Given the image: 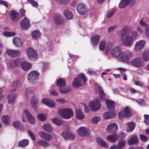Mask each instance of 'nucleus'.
I'll return each instance as SVG.
<instances>
[{
  "mask_svg": "<svg viewBox=\"0 0 149 149\" xmlns=\"http://www.w3.org/2000/svg\"><path fill=\"white\" fill-rule=\"evenodd\" d=\"M106 54L110 52L114 57L118 58L120 61L127 63L129 60L133 56L132 53L129 51H123L121 47L118 45L114 46L113 43L107 44L105 51Z\"/></svg>",
  "mask_w": 149,
  "mask_h": 149,
  "instance_id": "obj_1",
  "label": "nucleus"
},
{
  "mask_svg": "<svg viewBox=\"0 0 149 149\" xmlns=\"http://www.w3.org/2000/svg\"><path fill=\"white\" fill-rule=\"evenodd\" d=\"M86 82V78L85 75L82 73H80L78 74L73 79L72 86L75 88L80 87L85 84Z\"/></svg>",
  "mask_w": 149,
  "mask_h": 149,
  "instance_id": "obj_2",
  "label": "nucleus"
},
{
  "mask_svg": "<svg viewBox=\"0 0 149 149\" xmlns=\"http://www.w3.org/2000/svg\"><path fill=\"white\" fill-rule=\"evenodd\" d=\"M58 113L59 116L66 119H70L74 116L73 112L69 108L59 109L58 110Z\"/></svg>",
  "mask_w": 149,
  "mask_h": 149,
  "instance_id": "obj_3",
  "label": "nucleus"
},
{
  "mask_svg": "<svg viewBox=\"0 0 149 149\" xmlns=\"http://www.w3.org/2000/svg\"><path fill=\"white\" fill-rule=\"evenodd\" d=\"M120 41L124 45L130 47L133 44L134 40L132 36L129 34L120 33Z\"/></svg>",
  "mask_w": 149,
  "mask_h": 149,
  "instance_id": "obj_4",
  "label": "nucleus"
},
{
  "mask_svg": "<svg viewBox=\"0 0 149 149\" xmlns=\"http://www.w3.org/2000/svg\"><path fill=\"white\" fill-rule=\"evenodd\" d=\"M39 73L37 71L32 70L29 73L27 77L28 81L31 83H34L36 80L39 76Z\"/></svg>",
  "mask_w": 149,
  "mask_h": 149,
  "instance_id": "obj_5",
  "label": "nucleus"
},
{
  "mask_svg": "<svg viewBox=\"0 0 149 149\" xmlns=\"http://www.w3.org/2000/svg\"><path fill=\"white\" fill-rule=\"evenodd\" d=\"M89 107L91 110L93 111L98 110L100 108L101 104L98 100L91 102L89 104Z\"/></svg>",
  "mask_w": 149,
  "mask_h": 149,
  "instance_id": "obj_6",
  "label": "nucleus"
},
{
  "mask_svg": "<svg viewBox=\"0 0 149 149\" xmlns=\"http://www.w3.org/2000/svg\"><path fill=\"white\" fill-rule=\"evenodd\" d=\"M26 116L27 118L31 124H33L35 122V118L27 111L25 110L23 114L22 119L23 121L25 122L26 121Z\"/></svg>",
  "mask_w": 149,
  "mask_h": 149,
  "instance_id": "obj_7",
  "label": "nucleus"
},
{
  "mask_svg": "<svg viewBox=\"0 0 149 149\" xmlns=\"http://www.w3.org/2000/svg\"><path fill=\"white\" fill-rule=\"evenodd\" d=\"M78 134L80 136L88 137L89 136L90 130L87 127H81L77 131Z\"/></svg>",
  "mask_w": 149,
  "mask_h": 149,
  "instance_id": "obj_8",
  "label": "nucleus"
},
{
  "mask_svg": "<svg viewBox=\"0 0 149 149\" xmlns=\"http://www.w3.org/2000/svg\"><path fill=\"white\" fill-rule=\"evenodd\" d=\"M130 63L132 65L137 67H141L143 65V62L140 58H134L130 61Z\"/></svg>",
  "mask_w": 149,
  "mask_h": 149,
  "instance_id": "obj_9",
  "label": "nucleus"
},
{
  "mask_svg": "<svg viewBox=\"0 0 149 149\" xmlns=\"http://www.w3.org/2000/svg\"><path fill=\"white\" fill-rule=\"evenodd\" d=\"M27 56L30 60L35 59L37 55L36 51L31 48H28L26 50Z\"/></svg>",
  "mask_w": 149,
  "mask_h": 149,
  "instance_id": "obj_10",
  "label": "nucleus"
},
{
  "mask_svg": "<svg viewBox=\"0 0 149 149\" xmlns=\"http://www.w3.org/2000/svg\"><path fill=\"white\" fill-rule=\"evenodd\" d=\"M53 19L57 25H61L64 22L63 17L58 14H55L53 15Z\"/></svg>",
  "mask_w": 149,
  "mask_h": 149,
  "instance_id": "obj_11",
  "label": "nucleus"
},
{
  "mask_svg": "<svg viewBox=\"0 0 149 149\" xmlns=\"http://www.w3.org/2000/svg\"><path fill=\"white\" fill-rule=\"evenodd\" d=\"M132 114L130 109L128 107H126L124 109L123 111H120L119 113L120 118L123 117H130Z\"/></svg>",
  "mask_w": 149,
  "mask_h": 149,
  "instance_id": "obj_12",
  "label": "nucleus"
},
{
  "mask_svg": "<svg viewBox=\"0 0 149 149\" xmlns=\"http://www.w3.org/2000/svg\"><path fill=\"white\" fill-rule=\"evenodd\" d=\"M118 127L115 123H111L107 127L106 131L109 133L115 134L118 130Z\"/></svg>",
  "mask_w": 149,
  "mask_h": 149,
  "instance_id": "obj_13",
  "label": "nucleus"
},
{
  "mask_svg": "<svg viewBox=\"0 0 149 149\" xmlns=\"http://www.w3.org/2000/svg\"><path fill=\"white\" fill-rule=\"evenodd\" d=\"M145 42L143 40H140L137 42L135 44V50L136 52L141 51L144 47Z\"/></svg>",
  "mask_w": 149,
  "mask_h": 149,
  "instance_id": "obj_14",
  "label": "nucleus"
},
{
  "mask_svg": "<svg viewBox=\"0 0 149 149\" xmlns=\"http://www.w3.org/2000/svg\"><path fill=\"white\" fill-rule=\"evenodd\" d=\"M135 0H122L119 4V6L121 8H123L126 7L129 4L132 5L135 2Z\"/></svg>",
  "mask_w": 149,
  "mask_h": 149,
  "instance_id": "obj_15",
  "label": "nucleus"
},
{
  "mask_svg": "<svg viewBox=\"0 0 149 149\" xmlns=\"http://www.w3.org/2000/svg\"><path fill=\"white\" fill-rule=\"evenodd\" d=\"M20 24L22 28L23 29H27L30 26V21L27 17H24L20 22Z\"/></svg>",
  "mask_w": 149,
  "mask_h": 149,
  "instance_id": "obj_16",
  "label": "nucleus"
},
{
  "mask_svg": "<svg viewBox=\"0 0 149 149\" xmlns=\"http://www.w3.org/2000/svg\"><path fill=\"white\" fill-rule=\"evenodd\" d=\"M42 102L50 107L54 108L56 107L55 102L51 100L44 98L42 100Z\"/></svg>",
  "mask_w": 149,
  "mask_h": 149,
  "instance_id": "obj_17",
  "label": "nucleus"
},
{
  "mask_svg": "<svg viewBox=\"0 0 149 149\" xmlns=\"http://www.w3.org/2000/svg\"><path fill=\"white\" fill-rule=\"evenodd\" d=\"M6 53L9 56L12 57L19 56L21 54V52L19 50L10 49H7Z\"/></svg>",
  "mask_w": 149,
  "mask_h": 149,
  "instance_id": "obj_18",
  "label": "nucleus"
},
{
  "mask_svg": "<svg viewBox=\"0 0 149 149\" xmlns=\"http://www.w3.org/2000/svg\"><path fill=\"white\" fill-rule=\"evenodd\" d=\"M10 19L13 22H16L19 19V17L18 13L14 11H11L10 13Z\"/></svg>",
  "mask_w": 149,
  "mask_h": 149,
  "instance_id": "obj_19",
  "label": "nucleus"
},
{
  "mask_svg": "<svg viewBox=\"0 0 149 149\" xmlns=\"http://www.w3.org/2000/svg\"><path fill=\"white\" fill-rule=\"evenodd\" d=\"M77 10L81 15L85 14L87 11L85 6L83 3H80L77 6Z\"/></svg>",
  "mask_w": 149,
  "mask_h": 149,
  "instance_id": "obj_20",
  "label": "nucleus"
},
{
  "mask_svg": "<svg viewBox=\"0 0 149 149\" xmlns=\"http://www.w3.org/2000/svg\"><path fill=\"white\" fill-rule=\"evenodd\" d=\"M40 136L46 141H48L52 139V136L49 134L43 132H40L39 133Z\"/></svg>",
  "mask_w": 149,
  "mask_h": 149,
  "instance_id": "obj_21",
  "label": "nucleus"
},
{
  "mask_svg": "<svg viewBox=\"0 0 149 149\" xmlns=\"http://www.w3.org/2000/svg\"><path fill=\"white\" fill-rule=\"evenodd\" d=\"M16 96V94L14 93H11L8 95V102L9 104H14Z\"/></svg>",
  "mask_w": 149,
  "mask_h": 149,
  "instance_id": "obj_22",
  "label": "nucleus"
},
{
  "mask_svg": "<svg viewBox=\"0 0 149 149\" xmlns=\"http://www.w3.org/2000/svg\"><path fill=\"white\" fill-rule=\"evenodd\" d=\"M75 116L77 119L81 120L84 119V115L81 110L79 109H77L75 111Z\"/></svg>",
  "mask_w": 149,
  "mask_h": 149,
  "instance_id": "obj_23",
  "label": "nucleus"
},
{
  "mask_svg": "<svg viewBox=\"0 0 149 149\" xmlns=\"http://www.w3.org/2000/svg\"><path fill=\"white\" fill-rule=\"evenodd\" d=\"M61 135L65 139L70 140H73L75 137L74 135L72 133H67L64 132H63Z\"/></svg>",
  "mask_w": 149,
  "mask_h": 149,
  "instance_id": "obj_24",
  "label": "nucleus"
},
{
  "mask_svg": "<svg viewBox=\"0 0 149 149\" xmlns=\"http://www.w3.org/2000/svg\"><path fill=\"white\" fill-rule=\"evenodd\" d=\"M105 103L106 104L107 107L109 110H113L115 108V104L114 102L109 100H105Z\"/></svg>",
  "mask_w": 149,
  "mask_h": 149,
  "instance_id": "obj_25",
  "label": "nucleus"
},
{
  "mask_svg": "<svg viewBox=\"0 0 149 149\" xmlns=\"http://www.w3.org/2000/svg\"><path fill=\"white\" fill-rule=\"evenodd\" d=\"M64 16L67 20L72 19L73 17L72 13L68 9L65 10L63 12Z\"/></svg>",
  "mask_w": 149,
  "mask_h": 149,
  "instance_id": "obj_26",
  "label": "nucleus"
},
{
  "mask_svg": "<svg viewBox=\"0 0 149 149\" xmlns=\"http://www.w3.org/2000/svg\"><path fill=\"white\" fill-rule=\"evenodd\" d=\"M41 36V32L38 30L33 31L31 33V36L32 38L35 40L39 39Z\"/></svg>",
  "mask_w": 149,
  "mask_h": 149,
  "instance_id": "obj_27",
  "label": "nucleus"
},
{
  "mask_svg": "<svg viewBox=\"0 0 149 149\" xmlns=\"http://www.w3.org/2000/svg\"><path fill=\"white\" fill-rule=\"evenodd\" d=\"M96 90L99 92V97L101 100H104L106 99L104 93L101 87L98 86L96 88Z\"/></svg>",
  "mask_w": 149,
  "mask_h": 149,
  "instance_id": "obj_28",
  "label": "nucleus"
},
{
  "mask_svg": "<svg viewBox=\"0 0 149 149\" xmlns=\"http://www.w3.org/2000/svg\"><path fill=\"white\" fill-rule=\"evenodd\" d=\"M138 141L137 136L133 135L131 136L128 141V143L129 145H132L136 143Z\"/></svg>",
  "mask_w": 149,
  "mask_h": 149,
  "instance_id": "obj_29",
  "label": "nucleus"
},
{
  "mask_svg": "<svg viewBox=\"0 0 149 149\" xmlns=\"http://www.w3.org/2000/svg\"><path fill=\"white\" fill-rule=\"evenodd\" d=\"M119 136L117 134H114L113 135H110L107 136V140L111 142L116 141L118 139Z\"/></svg>",
  "mask_w": 149,
  "mask_h": 149,
  "instance_id": "obj_30",
  "label": "nucleus"
},
{
  "mask_svg": "<svg viewBox=\"0 0 149 149\" xmlns=\"http://www.w3.org/2000/svg\"><path fill=\"white\" fill-rule=\"evenodd\" d=\"M100 38V36L97 35L94 36L92 37L91 42L93 46H95L97 44Z\"/></svg>",
  "mask_w": 149,
  "mask_h": 149,
  "instance_id": "obj_31",
  "label": "nucleus"
},
{
  "mask_svg": "<svg viewBox=\"0 0 149 149\" xmlns=\"http://www.w3.org/2000/svg\"><path fill=\"white\" fill-rule=\"evenodd\" d=\"M127 131L128 132H132L135 127V123L133 122L127 123L126 124Z\"/></svg>",
  "mask_w": 149,
  "mask_h": 149,
  "instance_id": "obj_32",
  "label": "nucleus"
},
{
  "mask_svg": "<svg viewBox=\"0 0 149 149\" xmlns=\"http://www.w3.org/2000/svg\"><path fill=\"white\" fill-rule=\"evenodd\" d=\"M22 68L24 70H27L29 69L31 66V64L26 61L22 62L21 63Z\"/></svg>",
  "mask_w": 149,
  "mask_h": 149,
  "instance_id": "obj_33",
  "label": "nucleus"
},
{
  "mask_svg": "<svg viewBox=\"0 0 149 149\" xmlns=\"http://www.w3.org/2000/svg\"><path fill=\"white\" fill-rule=\"evenodd\" d=\"M20 62V60L17 59L16 60H11L10 61L9 64L11 68H13L17 66Z\"/></svg>",
  "mask_w": 149,
  "mask_h": 149,
  "instance_id": "obj_34",
  "label": "nucleus"
},
{
  "mask_svg": "<svg viewBox=\"0 0 149 149\" xmlns=\"http://www.w3.org/2000/svg\"><path fill=\"white\" fill-rule=\"evenodd\" d=\"M56 84L57 86L61 87H64L66 85L65 81L63 79H60L56 82Z\"/></svg>",
  "mask_w": 149,
  "mask_h": 149,
  "instance_id": "obj_35",
  "label": "nucleus"
},
{
  "mask_svg": "<svg viewBox=\"0 0 149 149\" xmlns=\"http://www.w3.org/2000/svg\"><path fill=\"white\" fill-rule=\"evenodd\" d=\"M96 141L98 144L104 148L107 147L108 144L107 143L102 139L99 138H97Z\"/></svg>",
  "mask_w": 149,
  "mask_h": 149,
  "instance_id": "obj_36",
  "label": "nucleus"
},
{
  "mask_svg": "<svg viewBox=\"0 0 149 149\" xmlns=\"http://www.w3.org/2000/svg\"><path fill=\"white\" fill-rule=\"evenodd\" d=\"M13 42L15 46L17 47L22 46L23 44L22 41L17 37H15L13 39Z\"/></svg>",
  "mask_w": 149,
  "mask_h": 149,
  "instance_id": "obj_37",
  "label": "nucleus"
},
{
  "mask_svg": "<svg viewBox=\"0 0 149 149\" xmlns=\"http://www.w3.org/2000/svg\"><path fill=\"white\" fill-rule=\"evenodd\" d=\"M115 114L114 111H112L111 112H107L103 114V117L106 119L109 118L114 117Z\"/></svg>",
  "mask_w": 149,
  "mask_h": 149,
  "instance_id": "obj_38",
  "label": "nucleus"
},
{
  "mask_svg": "<svg viewBox=\"0 0 149 149\" xmlns=\"http://www.w3.org/2000/svg\"><path fill=\"white\" fill-rule=\"evenodd\" d=\"M29 143V141L27 139L22 140L19 142L18 146L20 147L24 148L27 146Z\"/></svg>",
  "mask_w": 149,
  "mask_h": 149,
  "instance_id": "obj_39",
  "label": "nucleus"
},
{
  "mask_svg": "<svg viewBox=\"0 0 149 149\" xmlns=\"http://www.w3.org/2000/svg\"><path fill=\"white\" fill-rule=\"evenodd\" d=\"M43 128L45 131L49 132H52L53 129L51 125L49 124H45L43 126Z\"/></svg>",
  "mask_w": 149,
  "mask_h": 149,
  "instance_id": "obj_40",
  "label": "nucleus"
},
{
  "mask_svg": "<svg viewBox=\"0 0 149 149\" xmlns=\"http://www.w3.org/2000/svg\"><path fill=\"white\" fill-rule=\"evenodd\" d=\"M1 121L3 123L8 125L10 123V117L7 116H3L2 117Z\"/></svg>",
  "mask_w": 149,
  "mask_h": 149,
  "instance_id": "obj_41",
  "label": "nucleus"
},
{
  "mask_svg": "<svg viewBox=\"0 0 149 149\" xmlns=\"http://www.w3.org/2000/svg\"><path fill=\"white\" fill-rule=\"evenodd\" d=\"M38 143L39 145L44 147H47L49 145L48 142L41 139L38 140Z\"/></svg>",
  "mask_w": 149,
  "mask_h": 149,
  "instance_id": "obj_42",
  "label": "nucleus"
},
{
  "mask_svg": "<svg viewBox=\"0 0 149 149\" xmlns=\"http://www.w3.org/2000/svg\"><path fill=\"white\" fill-rule=\"evenodd\" d=\"M59 90L61 93H67L70 92L71 90V88L69 87H66L65 88L64 87H61L59 88Z\"/></svg>",
  "mask_w": 149,
  "mask_h": 149,
  "instance_id": "obj_43",
  "label": "nucleus"
},
{
  "mask_svg": "<svg viewBox=\"0 0 149 149\" xmlns=\"http://www.w3.org/2000/svg\"><path fill=\"white\" fill-rule=\"evenodd\" d=\"M143 60L144 61L149 60V51H146L143 52L142 54Z\"/></svg>",
  "mask_w": 149,
  "mask_h": 149,
  "instance_id": "obj_44",
  "label": "nucleus"
},
{
  "mask_svg": "<svg viewBox=\"0 0 149 149\" xmlns=\"http://www.w3.org/2000/svg\"><path fill=\"white\" fill-rule=\"evenodd\" d=\"M52 122L57 125H60L62 124L63 121L58 118H54L52 119Z\"/></svg>",
  "mask_w": 149,
  "mask_h": 149,
  "instance_id": "obj_45",
  "label": "nucleus"
},
{
  "mask_svg": "<svg viewBox=\"0 0 149 149\" xmlns=\"http://www.w3.org/2000/svg\"><path fill=\"white\" fill-rule=\"evenodd\" d=\"M126 141L124 140H121L119 141L117 144V146L118 149H121L123 147L125 146Z\"/></svg>",
  "mask_w": 149,
  "mask_h": 149,
  "instance_id": "obj_46",
  "label": "nucleus"
},
{
  "mask_svg": "<svg viewBox=\"0 0 149 149\" xmlns=\"http://www.w3.org/2000/svg\"><path fill=\"white\" fill-rule=\"evenodd\" d=\"M2 34L6 37H10L15 35L14 32L11 31H4L2 32Z\"/></svg>",
  "mask_w": 149,
  "mask_h": 149,
  "instance_id": "obj_47",
  "label": "nucleus"
},
{
  "mask_svg": "<svg viewBox=\"0 0 149 149\" xmlns=\"http://www.w3.org/2000/svg\"><path fill=\"white\" fill-rule=\"evenodd\" d=\"M130 30V29L129 27L127 26H124L121 30V33L123 34H129L128 32Z\"/></svg>",
  "mask_w": 149,
  "mask_h": 149,
  "instance_id": "obj_48",
  "label": "nucleus"
},
{
  "mask_svg": "<svg viewBox=\"0 0 149 149\" xmlns=\"http://www.w3.org/2000/svg\"><path fill=\"white\" fill-rule=\"evenodd\" d=\"M106 42L104 41H101L99 44V49L102 51L104 50L105 47Z\"/></svg>",
  "mask_w": 149,
  "mask_h": 149,
  "instance_id": "obj_49",
  "label": "nucleus"
},
{
  "mask_svg": "<svg viewBox=\"0 0 149 149\" xmlns=\"http://www.w3.org/2000/svg\"><path fill=\"white\" fill-rule=\"evenodd\" d=\"M100 118L99 117L95 116L91 119L92 122L95 124H96L99 122Z\"/></svg>",
  "mask_w": 149,
  "mask_h": 149,
  "instance_id": "obj_50",
  "label": "nucleus"
},
{
  "mask_svg": "<svg viewBox=\"0 0 149 149\" xmlns=\"http://www.w3.org/2000/svg\"><path fill=\"white\" fill-rule=\"evenodd\" d=\"M136 102L141 105H146V103L145 101L142 99L139 98L137 99L136 100Z\"/></svg>",
  "mask_w": 149,
  "mask_h": 149,
  "instance_id": "obj_51",
  "label": "nucleus"
},
{
  "mask_svg": "<svg viewBox=\"0 0 149 149\" xmlns=\"http://www.w3.org/2000/svg\"><path fill=\"white\" fill-rule=\"evenodd\" d=\"M37 117L38 119L41 121H43L45 120L46 118V116L45 115L42 114H40L38 115Z\"/></svg>",
  "mask_w": 149,
  "mask_h": 149,
  "instance_id": "obj_52",
  "label": "nucleus"
},
{
  "mask_svg": "<svg viewBox=\"0 0 149 149\" xmlns=\"http://www.w3.org/2000/svg\"><path fill=\"white\" fill-rule=\"evenodd\" d=\"M139 136L140 140L142 141L145 142L148 141V137L144 135L141 134L139 135Z\"/></svg>",
  "mask_w": 149,
  "mask_h": 149,
  "instance_id": "obj_53",
  "label": "nucleus"
},
{
  "mask_svg": "<svg viewBox=\"0 0 149 149\" xmlns=\"http://www.w3.org/2000/svg\"><path fill=\"white\" fill-rule=\"evenodd\" d=\"M115 13L114 10H112L109 11L107 13V17L108 18H111Z\"/></svg>",
  "mask_w": 149,
  "mask_h": 149,
  "instance_id": "obj_54",
  "label": "nucleus"
},
{
  "mask_svg": "<svg viewBox=\"0 0 149 149\" xmlns=\"http://www.w3.org/2000/svg\"><path fill=\"white\" fill-rule=\"evenodd\" d=\"M144 18H142L139 21V24L143 27L147 26V24L143 20Z\"/></svg>",
  "mask_w": 149,
  "mask_h": 149,
  "instance_id": "obj_55",
  "label": "nucleus"
},
{
  "mask_svg": "<svg viewBox=\"0 0 149 149\" xmlns=\"http://www.w3.org/2000/svg\"><path fill=\"white\" fill-rule=\"evenodd\" d=\"M131 36L133 38V40H134V39H136L139 36L138 33L136 31H133L132 33V35Z\"/></svg>",
  "mask_w": 149,
  "mask_h": 149,
  "instance_id": "obj_56",
  "label": "nucleus"
},
{
  "mask_svg": "<svg viewBox=\"0 0 149 149\" xmlns=\"http://www.w3.org/2000/svg\"><path fill=\"white\" fill-rule=\"evenodd\" d=\"M56 101L59 104H64L66 102V100L62 98H60L56 99Z\"/></svg>",
  "mask_w": 149,
  "mask_h": 149,
  "instance_id": "obj_57",
  "label": "nucleus"
},
{
  "mask_svg": "<svg viewBox=\"0 0 149 149\" xmlns=\"http://www.w3.org/2000/svg\"><path fill=\"white\" fill-rule=\"evenodd\" d=\"M144 122L146 124H149V115L147 114L144 115Z\"/></svg>",
  "mask_w": 149,
  "mask_h": 149,
  "instance_id": "obj_58",
  "label": "nucleus"
},
{
  "mask_svg": "<svg viewBox=\"0 0 149 149\" xmlns=\"http://www.w3.org/2000/svg\"><path fill=\"white\" fill-rule=\"evenodd\" d=\"M38 100L37 99L33 100L31 101V104L32 107L35 108L37 103Z\"/></svg>",
  "mask_w": 149,
  "mask_h": 149,
  "instance_id": "obj_59",
  "label": "nucleus"
},
{
  "mask_svg": "<svg viewBox=\"0 0 149 149\" xmlns=\"http://www.w3.org/2000/svg\"><path fill=\"white\" fill-rule=\"evenodd\" d=\"M145 35L146 36L149 38V25H148L145 28Z\"/></svg>",
  "mask_w": 149,
  "mask_h": 149,
  "instance_id": "obj_60",
  "label": "nucleus"
},
{
  "mask_svg": "<svg viewBox=\"0 0 149 149\" xmlns=\"http://www.w3.org/2000/svg\"><path fill=\"white\" fill-rule=\"evenodd\" d=\"M116 26L114 25L111 26L108 29V31L109 32L113 31L115 29H116Z\"/></svg>",
  "mask_w": 149,
  "mask_h": 149,
  "instance_id": "obj_61",
  "label": "nucleus"
},
{
  "mask_svg": "<svg viewBox=\"0 0 149 149\" xmlns=\"http://www.w3.org/2000/svg\"><path fill=\"white\" fill-rule=\"evenodd\" d=\"M136 29L139 33H142L143 32V29L140 26H137L136 28Z\"/></svg>",
  "mask_w": 149,
  "mask_h": 149,
  "instance_id": "obj_62",
  "label": "nucleus"
},
{
  "mask_svg": "<svg viewBox=\"0 0 149 149\" xmlns=\"http://www.w3.org/2000/svg\"><path fill=\"white\" fill-rule=\"evenodd\" d=\"M62 125H63V128L64 129L67 130H68L69 129V127L66 123L63 122Z\"/></svg>",
  "mask_w": 149,
  "mask_h": 149,
  "instance_id": "obj_63",
  "label": "nucleus"
},
{
  "mask_svg": "<svg viewBox=\"0 0 149 149\" xmlns=\"http://www.w3.org/2000/svg\"><path fill=\"white\" fill-rule=\"evenodd\" d=\"M31 5L34 7L37 8L38 6V5L37 2L34 1L33 2H32L31 3Z\"/></svg>",
  "mask_w": 149,
  "mask_h": 149,
  "instance_id": "obj_64",
  "label": "nucleus"
}]
</instances>
